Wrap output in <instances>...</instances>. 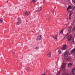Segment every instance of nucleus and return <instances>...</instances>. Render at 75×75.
<instances>
[{"label":"nucleus","instance_id":"30","mask_svg":"<svg viewBox=\"0 0 75 75\" xmlns=\"http://www.w3.org/2000/svg\"><path fill=\"white\" fill-rule=\"evenodd\" d=\"M74 21H75V18H74Z\"/></svg>","mask_w":75,"mask_h":75},{"label":"nucleus","instance_id":"22","mask_svg":"<svg viewBox=\"0 0 75 75\" xmlns=\"http://www.w3.org/2000/svg\"><path fill=\"white\" fill-rule=\"evenodd\" d=\"M71 15H69V20H71Z\"/></svg>","mask_w":75,"mask_h":75},{"label":"nucleus","instance_id":"13","mask_svg":"<svg viewBox=\"0 0 75 75\" xmlns=\"http://www.w3.org/2000/svg\"><path fill=\"white\" fill-rule=\"evenodd\" d=\"M47 55L48 57H51V54L50 52L48 53Z\"/></svg>","mask_w":75,"mask_h":75},{"label":"nucleus","instance_id":"19","mask_svg":"<svg viewBox=\"0 0 75 75\" xmlns=\"http://www.w3.org/2000/svg\"><path fill=\"white\" fill-rule=\"evenodd\" d=\"M63 31H64V30H62L60 32V34H63Z\"/></svg>","mask_w":75,"mask_h":75},{"label":"nucleus","instance_id":"24","mask_svg":"<svg viewBox=\"0 0 75 75\" xmlns=\"http://www.w3.org/2000/svg\"><path fill=\"white\" fill-rule=\"evenodd\" d=\"M72 9L73 10H74V9H75V6H73V7H72Z\"/></svg>","mask_w":75,"mask_h":75},{"label":"nucleus","instance_id":"14","mask_svg":"<svg viewBox=\"0 0 75 75\" xmlns=\"http://www.w3.org/2000/svg\"><path fill=\"white\" fill-rule=\"evenodd\" d=\"M69 16L70 15L71 16L72 14V12L71 11H69Z\"/></svg>","mask_w":75,"mask_h":75},{"label":"nucleus","instance_id":"4","mask_svg":"<svg viewBox=\"0 0 75 75\" xmlns=\"http://www.w3.org/2000/svg\"><path fill=\"white\" fill-rule=\"evenodd\" d=\"M75 51V48L70 51H69V50L68 51V53L69 54V55H71V54H72V53L73 54H74V52Z\"/></svg>","mask_w":75,"mask_h":75},{"label":"nucleus","instance_id":"29","mask_svg":"<svg viewBox=\"0 0 75 75\" xmlns=\"http://www.w3.org/2000/svg\"><path fill=\"white\" fill-rule=\"evenodd\" d=\"M52 12H53V13H54V9L53 10Z\"/></svg>","mask_w":75,"mask_h":75},{"label":"nucleus","instance_id":"15","mask_svg":"<svg viewBox=\"0 0 75 75\" xmlns=\"http://www.w3.org/2000/svg\"><path fill=\"white\" fill-rule=\"evenodd\" d=\"M62 68V69H64L65 68V65L64 64H63L61 66Z\"/></svg>","mask_w":75,"mask_h":75},{"label":"nucleus","instance_id":"25","mask_svg":"<svg viewBox=\"0 0 75 75\" xmlns=\"http://www.w3.org/2000/svg\"><path fill=\"white\" fill-rule=\"evenodd\" d=\"M36 50H38V49H39V47H35Z\"/></svg>","mask_w":75,"mask_h":75},{"label":"nucleus","instance_id":"10","mask_svg":"<svg viewBox=\"0 0 75 75\" xmlns=\"http://www.w3.org/2000/svg\"><path fill=\"white\" fill-rule=\"evenodd\" d=\"M72 26H70L68 28V30L69 32H71V29H72Z\"/></svg>","mask_w":75,"mask_h":75},{"label":"nucleus","instance_id":"35","mask_svg":"<svg viewBox=\"0 0 75 75\" xmlns=\"http://www.w3.org/2000/svg\"><path fill=\"white\" fill-rule=\"evenodd\" d=\"M74 59H75V56L74 57Z\"/></svg>","mask_w":75,"mask_h":75},{"label":"nucleus","instance_id":"27","mask_svg":"<svg viewBox=\"0 0 75 75\" xmlns=\"http://www.w3.org/2000/svg\"><path fill=\"white\" fill-rule=\"evenodd\" d=\"M62 75H68V74H63Z\"/></svg>","mask_w":75,"mask_h":75},{"label":"nucleus","instance_id":"12","mask_svg":"<svg viewBox=\"0 0 75 75\" xmlns=\"http://www.w3.org/2000/svg\"><path fill=\"white\" fill-rule=\"evenodd\" d=\"M57 37H58V36H57V35H56L54 38V36H52V37L54 39H55V40L57 41Z\"/></svg>","mask_w":75,"mask_h":75},{"label":"nucleus","instance_id":"2","mask_svg":"<svg viewBox=\"0 0 75 75\" xmlns=\"http://www.w3.org/2000/svg\"><path fill=\"white\" fill-rule=\"evenodd\" d=\"M72 38H73V35H72L70 34L67 36V38L68 42H70L72 40Z\"/></svg>","mask_w":75,"mask_h":75},{"label":"nucleus","instance_id":"8","mask_svg":"<svg viewBox=\"0 0 75 75\" xmlns=\"http://www.w3.org/2000/svg\"><path fill=\"white\" fill-rule=\"evenodd\" d=\"M24 14L25 16H26V17H27V16H28V15H29V13L28 11H26L25 12Z\"/></svg>","mask_w":75,"mask_h":75},{"label":"nucleus","instance_id":"23","mask_svg":"<svg viewBox=\"0 0 75 75\" xmlns=\"http://www.w3.org/2000/svg\"><path fill=\"white\" fill-rule=\"evenodd\" d=\"M36 1H37L36 0H32V2H36Z\"/></svg>","mask_w":75,"mask_h":75},{"label":"nucleus","instance_id":"28","mask_svg":"<svg viewBox=\"0 0 75 75\" xmlns=\"http://www.w3.org/2000/svg\"><path fill=\"white\" fill-rule=\"evenodd\" d=\"M69 34V33H67L66 35L65 36H67Z\"/></svg>","mask_w":75,"mask_h":75},{"label":"nucleus","instance_id":"33","mask_svg":"<svg viewBox=\"0 0 75 75\" xmlns=\"http://www.w3.org/2000/svg\"><path fill=\"white\" fill-rule=\"evenodd\" d=\"M14 53H15L14 52H13V54H14Z\"/></svg>","mask_w":75,"mask_h":75},{"label":"nucleus","instance_id":"26","mask_svg":"<svg viewBox=\"0 0 75 75\" xmlns=\"http://www.w3.org/2000/svg\"><path fill=\"white\" fill-rule=\"evenodd\" d=\"M47 20H50V18H47Z\"/></svg>","mask_w":75,"mask_h":75},{"label":"nucleus","instance_id":"17","mask_svg":"<svg viewBox=\"0 0 75 75\" xmlns=\"http://www.w3.org/2000/svg\"><path fill=\"white\" fill-rule=\"evenodd\" d=\"M72 31L73 32H75V26H74L73 28V29H72Z\"/></svg>","mask_w":75,"mask_h":75},{"label":"nucleus","instance_id":"1","mask_svg":"<svg viewBox=\"0 0 75 75\" xmlns=\"http://www.w3.org/2000/svg\"><path fill=\"white\" fill-rule=\"evenodd\" d=\"M64 54V58H65V59H66L67 61V62H69V61H70V60H71V58L68 57V54L67 52H65Z\"/></svg>","mask_w":75,"mask_h":75},{"label":"nucleus","instance_id":"18","mask_svg":"<svg viewBox=\"0 0 75 75\" xmlns=\"http://www.w3.org/2000/svg\"><path fill=\"white\" fill-rule=\"evenodd\" d=\"M3 19H2L1 18H0V23H3Z\"/></svg>","mask_w":75,"mask_h":75},{"label":"nucleus","instance_id":"11","mask_svg":"<svg viewBox=\"0 0 75 75\" xmlns=\"http://www.w3.org/2000/svg\"><path fill=\"white\" fill-rule=\"evenodd\" d=\"M72 7H71V6L69 5V6L68 8H67V11H68L69 9H71Z\"/></svg>","mask_w":75,"mask_h":75},{"label":"nucleus","instance_id":"6","mask_svg":"<svg viewBox=\"0 0 75 75\" xmlns=\"http://www.w3.org/2000/svg\"><path fill=\"white\" fill-rule=\"evenodd\" d=\"M41 38H42L41 35H39L37 37V40H41Z\"/></svg>","mask_w":75,"mask_h":75},{"label":"nucleus","instance_id":"20","mask_svg":"<svg viewBox=\"0 0 75 75\" xmlns=\"http://www.w3.org/2000/svg\"><path fill=\"white\" fill-rule=\"evenodd\" d=\"M41 9H42V7H40L38 8V10H39V11H41Z\"/></svg>","mask_w":75,"mask_h":75},{"label":"nucleus","instance_id":"16","mask_svg":"<svg viewBox=\"0 0 75 75\" xmlns=\"http://www.w3.org/2000/svg\"><path fill=\"white\" fill-rule=\"evenodd\" d=\"M72 66V64L71 63H69L68 64V67H71Z\"/></svg>","mask_w":75,"mask_h":75},{"label":"nucleus","instance_id":"7","mask_svg":"<svg viewBox=\"0 0 75 75\" xmlns=\"http://www.w3.org/2000/svg\"><path fill=\"white\" fill-rule=\"evenodd\" d=\"M72 73L73 75H75V68H73L71 70Z\"/></svg>","mask_w":75,"mask_h":75},{"label":"nucleus","instance_id":"21","mask_svg":"<svg viewBox=\"0 0 75 75\" xmlns=\"http://www.w3.org/2000/svg\"><path fill=\"white\" fill-rule=\"evenodd\" d=\"M58 52H59V54H61L62 52L61 50H59L58 51Z\"/></svg>","mask_w":75,"mask_h":75},{"label":"nucleus","instance_id":"3","mask_svg":"<svg viewBox=\"0 0 75 75\" xmlns=\"http://www.w3.org/2000/svg\"><path fill=\"white\" fill-rule=\"evenodd\" d=\"M18 22L16 23V25H20L21 23V19L20 17H18Z\"/></svg>","mask_w":75,"mask_h":75},{"label":"nucleus","instance_id":"32","mask_svg":"<svg viewBox=\"0 0 75 75\" xmlns=\"http://www.w3.org/2000/svg\"><path fill=\"white\" fill-rule=\"evenodd\" d=\"M29 13L30 14L31 13L30 12Z\"/></svg>","mask_w":75,"mask_h":75},{"label":"nucleus","instance_id":"36","mask_svg":"<svg viewBox=\"0 0 75 75\" xmlns=\"http://www.w3.org/2000/svg\"><path fill=\"white\" fill-rule=\"evenodd\" d=\"M63 2H64V1H63Z\"/></svg>","mask_w":75,"mask_h":75},{"label":"nucleus","instance_id":"9","mask_svg":"<svg viewBox=\"0 0 75 75\" xmlns=\"http://www.w3.org/2000/svg\"><path fill=\"white\" fill-rule=\"evenodd\" d=\"M25 69L27 70L28 71H30V69L27 66H25Z\"/></svg>","mask_w":75,"mask_h":75},{"label":"nucleus","instance_id":"5","mask_svg":"<svg viewBox=\"0 0 75 75\" xmlns=\"http://www.w3.org/2000/svg\"><path fill=\"white\" fill-rule=\"evenodd\" d=\"M67 48V45H63L62 48H61V49L62 50H65Z\"/></svg>","mask_w":75,"mask_h":75},{"label":"nucleus","instance_id":"31","mask_svg":"<svg viewBox=\"0 0 75 75\" xmlns=\"http://www.w3.org/2000/svg\"><path fill=\"white\" fill-rule=\"evenodd\" d=\"M72 42H74V39H73V40Z\"/></svg>","mask_w":75,"mask_h":75},{"label":"nucleus","instance_id":"34","mask_svg":"<svg viewBox=\"0 0 75 75\" xmlns=\"http://www.w3.org/2000/svg\"><path fill=\"white\" fill-rule=\"evenodd\" d=\"M6 3H8V1H6Z\"/></svg>","mask_w":75,"mask_h":75}]
</instances>
